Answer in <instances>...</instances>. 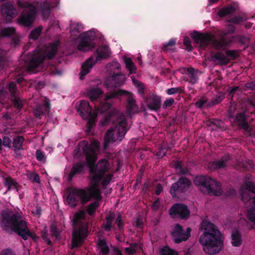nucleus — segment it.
Returning <instances> with one entry per match:
<instances>
[{
	"instance_id": "nucleus-1",
	"label": "nucleus",
	"mask_w": 255,
	"mask_h": 255,
	"mask_svg": "<svg viewBox=\"0 0 255 255\" xmlns=\"http://www.w3.org/2000/svg\"><path fill=\"white\" fill-rule=\"evenodd\" d=\"M99 148L100 143L96 140H93L90 143L88 141L82 140L79 143L74 151L75 155L80 156L82 154L85 155L89 169V177L92 186L88 190L84 189L85 192V197H83L84 204L92 199L99 202L102 198L101 191L98 188L100 181H101L102 186L105 188L110 184L114 177L112 173L105 175L106 173L110 170V163L107 159H101L96 164L97 151Z\"/></svg>"
},
{
	"instance_id": "nucleus-2",
	"label": "nucleus",
	"mask_w": 255,
	"mask_h": 255,
	"mask_svg": "<svg viewBox=\"0 0 255 255\" xmlns=\"http://www.w3.org/2000/svg\"><path fill=\"white\" fill-rule=\"evenodd\" d=\"M0 226L3 231L7 233L15 232L24 240H27L28 237L34 241L38 238L35 233L30 232L26 222L22 220L17 212L10 210L2 211Z\"/></svg>"
},
{
	"instance_id": "nucleus-3",
	"label": "nucleus",
	"mask_w": 255,
	"mask_h": 255,
	"mask_svg": "<svg viewBox=\"0 0 255 255\" xmlns=\"http://www.w3.org/2000/svg\"><path fill=\"white\" fill-rule=\"evenodd\" d=\"M204 233L199 238L204 251L209 255H215L221 251L224 246V237L218 227L213 223L204 220L201 223Z\"/></svg>"
},
{
	"instance_id": "nucleus-4",
	"label": "nucleus",
	"mask_w": 255,
	"mask_h": 255,
	"mask_svg": "<svg viewBox=\"0 0 255 255\" xmlns=\"http://www.w3.org/2000/svg\"><path fill=\"white\" fill-rule=\"evenodd\" d=\"M113 123V127L107 130L105 134L104 146L106 148L110 143L117 140L121 141L127 132V121L123 115L118 116L114 113L108 112L101 119L100 124L105 126Z\"/></svg>"
},
{
	"instance_id": "nucleus-5",
	"label": "nucleus",
	"mask_w": 255,
	"mask_h": 255,
	"mask_svg": "<svg viewBox=\"0 0 255 255\" xmlns=\"http://www.w3.org/2000/svg\"><path fill=\"white\" fill-rule=\"evenodd\" d=\"M190 36L195 43L199 44L200 47L205 49L210 43L217 50L226 49L233 42V37L222 35L219 39H215L214 35L209 33H201L195 31L191 33Z\"/></svg>"
},
{
	"instance_id": "nucleus-6",
	"label": "nucleus",
	"mask_w": 255,
	"mask_h": 255,
	"mask_svg": "<svg viewBox=\"0 0 255 255\" xmlns=\"http://www.w3.org/2000/svg\"><path fill=\"white\" fill-rule=\"evenodd\" d=\"M86 213L80 210L75 213L72 220L73 231L72 245L73 248H77L82 245L88 234V225L84 221Z\"/></svg>"
},
{
	"instance_id": "nucleus-7",
	"label": "nucleus",
	"mask_w": 255,
	"mask_h": 255,
	"mask_svg": "<svg viewBox=\"0 0 255 255\" xmlns=\"http://www.w3.org/2000/svg\"><path fill=\"white\" fill-rule=\"evenodd\" d=\"M194 183L204 194L217 196L222 194L220 182L209 176H197L194 179Z\"/></svg>"
},
{
	"instance_id": "nucleus-8",
	"label": "nucleus",
	"mask_w": 255,
	"mask_h": 255,
	"mask_svg": "<svg viewBox=\"0 0 255 255\" xmlns=\"http://www.w3.org/2000/svg\"><path fill=\"white\" fill-rule=\"evenodd\" d=\"M17 4L23 10L17 18V22L20 25L30 27L34 23L37 11L36 6L25 1L17 0Z\"/></svg>"
},
{
	"instance_id": "nucleus-9",
	"label": "nucleus",
	"mask_w": 255,
	"mask_h": 255,
	"mask_svg": "<svg viewBox=\"0 0 255 255\" xmlns=\"http://www.w3.org/2000/svg\"><path fill=\"white\" fill-rule=\"evenodd\" d=\"M123 95H129L127 101V108L129 113L134 112L137 109L135 99L131 96L130 93L128 92L118 89L110 92L106 94L105 101H106L102 105L101 107L98 109L101 113H105L107 110L111 109L112 105L108 102L112 99H117Z\"/></svg>"
},
{
	"instance_id": "nucleus-10",
	"label": "nucleus",
	"mask_w": 255,
	"mask_h": 255,
	"mask_svg": "<svg viewBox=\"0 0 255 255\" xmlns=\"http://www.w3.org/2000/svg\"><path fill=\"white\" fill-rule=\"evenodd\" d=\"M110 54L111 52L108 46L103 45L99 47L97 49L94 55L91 56L83 64L81 67L80 78L83 79L97 62L102 59L107 58L110 56Z\"/></svg>"
},
{
	"instance_id": "nucleus-11",
	"label": "nucleus",
	"mask_w": 255,
	"mask_h": 255,
	"mask_svg": "<svg viewBox=\"0 0 255 255\" xmlns=\"http://www.w3.org/2000/svg\"><path fill=\"white\" fill-rule=\"evenodd\" d=\"M59 42H55L48 46L45 52L43 53L38 54L35 57L32 58L29 62L28 65V70L29 72H34V70L43 61L46 59L53 58L56 54L58 50Z\"/></svg>"
},
{
	"instance_id": "nucleus-12",
	"label": "nucleus",
	"mask_w": 255,
	"mask_h": 255,
	"mask_svg": "<svg viewBox=\"0 0 255 255\" xmlns=\"http://www.w3.org/2000/svg\"><path fill=\"white\" fill-rule=\"evenodd\" d=\"M77 111L84 120H88L87 123V132H90L96 125L97 114L92 112V108L88 101H81L77 108Z\"/></svg>"
},
{
	"instance_id": "nucleus-13",
	"label": "nucleus",
	"mask_w": 255,
	"mask_h": 255,
	"mask_svg": "<svg viewBox=\"0 0 255 255\" xmlns=\"http://www.w3.org/2000/svg\"><path fill=\"white\" fill-rule=\"evenodd\" d=\"M191 185V182L188 178L181 177L176 182L171 185L169 192L173 197H176L179 194L186 192Z\"/></svg>"
},
{
	"instance_id": "nucleus-14",
	"label": "nucleus",
	"mask_w": 255,
	"mask_h": 255,
	"mask_svg": "<svg viewBox=\"0 0 255 255\" xmlns=\"http://www.w3.org/2000/svg\"><path fill=\"white\" fill-rule=\"evenodd\" d=\"M67 197L66 201L71 207H76L78 203L77 197H79L82 204H84L83 197H85V192L84 189L77 188H71L67 191Z\"/></svg>"
},
{
	"instance_id": "nucleus-15",
	"label": "nucleus",
	"mask_w": 255,
	"mask_h": 255,
	"mask_svg": "<svg viewBox=\"0 0 255 255\" xmlns=\"http://www.w3.org/2000/svg\"><path fill=\"white\" fill-rule=\"evenodd\" d=\"M81 40L78 45V49L79 51L86 52L91 50L95 46L93 40L95 37V33L93 31L89 30L84 32L80 35Z\"/></svg>"
},
{
	"instance_id": "nucleus-16",
	"label": "nucleus",
	"mask_w": 255,
	"mask_h": 255,
	"mask_svg": "<svg viewBox=\"0 0 255 255\" xmlns=\"http://www.w3.org/2000/svg\"><path fill=\"white\" fill-rule=\"evenodd\" d=\"M8 90L10 94V101L13 107L19 112L24 105V100L20 97V92L17 90L16 84L13 82L8 84Z\"/></svg>"
},
{
	"instance_id": "nucleus-17",
	"label": "nucleus",
	"mask_w": 255,
	"mask_h": 255,
	"mask_svg": "<svg viewBox=\"0 0 255 255\" xmlns=\"http://www.w3.org/2000/svg\"><path fill=\"white\" fill-rule=\"evenodd\" d=\"M169 214L171 216L187 219L190 216V212L187 205L182 203H176L169 209Z\"/></svg>"
},
{
	"instance_id": "nucleus-18",
	"label": "nucleus",
	"mask_w": 255,
	"mask_h": 255,
	"mask_svg": "<svg viewBox=\"0 0 255 255\" xmlns=\"http://www.w3.org/2000/svg\"><path fill=\"white\" fill-rule=\"evenodd\" d=\"M147 107L151 111L158 112L161 105V97L153 93H150L144 99Z\"/></svg>"
},
{
	"instance_id": "nucleus-19",
	"label": "nucleus",
	"mask_w": 255,
	"mask_h": 255,
	"mask_svg": "<svg viewBox=\"0 0 255 255\" xmlns=\"http://www.w3.org/2000/svg\"><path fill=\"white\" fill-rule=\"evenodd\" d=\"M1 12L7 21H10L17 13L13 2H7L3 4L1 8Z\"/></svg>"
},
{
	"instance_id": "nucleus-20",
	"label": "nucleus",
	"mask_w": 255,
	"mask_h": 255,
	"mask_svg": "<svg viewBox=\"0 0 255 255\" xmlns=\"http://www.w3.org/2000/svg\"><path fill=\"white\" fill-rule=\"evenodd\" d=\"M125 76L121 73L114 74L105 84L108 88H117L122 86L125 81Z\"/></svg>"
},
{
	"instance_id": "nucleus-21",
	"label": "nucleus",
	"mask_w": 255,
	"mask_h": 255,
	"mask_svg": "<svg viewBox=\"0 0 255 255\" xmlns=\"http://www.w3.org/2000/svg\"><path fill=\"white\" fill-rule=\"evenodd\" d=\"M171 236L173 238L175 243L177 244L187 240V236L184 235L183 228L179 224H176L174 226L171 232Z\"/></svg>"
},
{
	"instance_id": "nucleus-22",
	"label": "nucleus",
	"mask_w": 255,
	"mask_h": 255,
	"mask_svg": "<svg viewBox=\"0 0 255 255\" xmlns=\"http://www.w3.org/2000/svg\"><path fill=\"white\" fill-rule=\"evenodd\" d=\"M51 108L50 100L47 98H45L44 103L38 105L34 110L33 113L36 118H41L45 113L48 114Z\"/></svg>"
},
{
	"instance_id": "nucleus-23",
	"label": "nucleus",
	"mask_w": 255,
	"mask_h": 255,
	"mask_svg": "<svg viewBox=\"0 0 255 255\" xmlns=\"http://www.w3.org/2000/svg\"><path fill=\"white\" fill-rule=\"evenodd\" d=\"M115 219L116 215L115 213L110 212L101 225L102 230L105 232H110L112 231V229H115Z\"/></svg>"
},
{
	"instance_id": "nucleus-24",
	"label": "nucleus",
	"mask_w": 255,
	"mask_h": 255,
	"mask_svg": "<svg viewBox=\"0 0 255 255\" xmlns=\"http://www.w3.org/2000/svg\"><path fill=\"white\" fill-rule=\"evenodd\" d=\"M85 166V161H80L74 163L68 174V181H71L75 175L82 174L84 172Z\"/></svg>"
},
{
	"instance_id": "nucleus-25",
	"label": "nucleus",
	"mask_w": 255,
	"mask_h": 255,
	"mask_svg": "<svg viewBox=\"0 0 255 255\" xmlns=\"http://www.w3.org/2000/svg\"><path fill=\"white\" fill-rule=\"evenodd\" d=\"M233 118L234 122L240 128L243 129L247 132H250L247 118L244 113H239Z\"/></svg>"
},
{
	"instance_id": "nucleus-26",
	"label": "nucleus",
	"mask_w": 255,
	"mask_h": 255,
	"mask_svg": "<svg viewBox=\"0 0 255 255\" xmlns=\"http://www.w3.org/2000/svg\"><path fill=\"white\" fill-rule=\"evenodd\" d=\"M230 160H231L230 155L228 154H225L218 160L211 162L210 164V167L213 170L224 168L227 166L228 162Z\"/></svg>"
},
{
	"instance_id": "nucleus-27",
	"label": "nucleus",
	"mask_w": 255,
	"mask_h": 255,
	"mask_svg": "<svg viewBox=\"0 0 255 255\" xmlns=\"http://www.w3.org/2000/svg\"><path fill=\"white\" fill-rule=\"evenodd\" d=\"M24 140V137L21 135H17L13 138L12 147L14 153L16 154H19L18 151L23 150V144Z\"/></svg>"
},
{
	"instance_id": "nucleus-28",
	"label": "nucleus",
	"mask_w": 255,
	"mask_h": 255,
	"mask_svg": "<svg viewBox=\"0 0 255 255\" xmlns=\"http://www.w3.org/2000/svg\"><path fill=\"white\" fill-rule=\"evenodd\" d=\"M97 246L100 250L99 255H108L109 254L110 249L106 239L99 238L97 243Z\"/></svg>"
},
{
	"instance_id": "nucleus-29",
	"label": "nucleus",
	"mask_w": 255,
	"mask_h": 255,
	"mask_svg": "<svg viewBox=\"0 0 255 255\" xmlns=\"http://www.w3.org/2000/svg\"><path fill=\"white\" fill-rule=\"evenodd\" d=\"M237 10V8L232 4H228L219 10L218 15L220 17H224L229 14L234 13Z\"/></svg>"
},
{
	"instance_id": "nucleus-30",
	"label": "nucleus",
	"mask_w": 255,
	"mask_h": 255,
	"mask_svg": "<svg viewBox=\"0 0 255 255\" xmlns=\"http://www.w3.org/2000/svg\"><path fill=\"white\" fill-rule=\"evenodd\" d=\"M104 92L99 88H91L87 90V95L91 101L94 102L99 98Z\"/></svg>"
},
{
	"instance_id": "nucleus-31",
	"label": "nucleus",
	"mask_w": 255,
	"mask_h": 255,
	"mask_svg": "<svg viewBox=\"0 0 255 255\" xmlns=\"http://www.w3.org/2000/svg\"><path fill=\"white\" fill-rule=\"evenodd\" d=\"M173 167L176 169L178 174L184 175L188 174L189 172L187 167L183 165L181 161H173Z\"/></svg>"
},
{
	"instance_id": "nucleus-32",
	"label": "nucleus",
	"mask_w": 255,
	"mask_h": 255,
	"mask_svg": "<svg viewBox=\"0 0 255 255\" xmlns=\"http://www.w3.org/2000/svg\"><path fill=\"white\" fill-rule=\"evenodd\" d=\"M84 26L82 23L77 22H71L70 24V33L73 36H76L77 34L82 32Z\"/></svg>"
},
{
	"instance_id": "nucleus-33",
	"label": "nucleus",
	"mask_w": 255,
	"mask_h": 255,
	"mask_svg": "<svg viewBox=\"0 0 255 255\" xmlns=\"http://www.w3.org/2000/svg\"><path fill=\"white\" fill-rule=\"evenodd\" d=\"M241 234L238 230L234 231L232 234V245L234 247H239L242 244Z\"/></svg>"
},
{
	"instance_id": "nucleus-34",
	"label": "nucleus",
	"mask_w": 255,
	"mask_h": 255,
	"mask_svg": "<svg viewBox=\"0 0 255 255\" xmlns=\"http://www.w3.org/2000/svg\"><path fill=\"white\" fill-rule=\"evenodd\" d=\"M3 185L7 187L6 192L9 191L11 189H16L17 191H18L17 189L18 187V183L10 176L5 178Z\"/></svg>"
},
{
	"instance_id": "nucleus-35",
	"label": "nucleus",
	"mask_w": 255,
	"mask_h": 255,
	"mask_svg": "<svg viewBox=\"0 0 255 255\" xmlns=\"http://www.w3.org/2000/svg\"><path fill=\"white\" fill-rule=\"evenodd\" d=\"M248 19L246 14L242 13L238 15H235L234 16L229 18L227 22L230 23H233L235 24H239L242 22H245Z\"/></svg>"
},
{
	"instance_id": "nucleus-36",
	"label": "nucleus",
	"mask_w": 255,
	"mask_h": 255,
	"mask_svg": "<svg viewBox=\"0 0 255 255\" xmlns=\"http://www.w3.org/2000/svg\"><path fill=\"white\" fill-rule=\"evenodd\" d=\"M186 75L189 78L188 81L192 84L197 83L198 78L195 70L193 67H189L186 70Z\"/></svg>"
},
{
	"instance_id": "nucleus-37",
	"label": "nucleus",
	"mask_w": 255,
	"mask_h": 255,
	"mask_svg": "<svg viewBox=\"0 0 255 255\" xmlns=\"http://www.w3.org/2000/svg\"><path fill=\"white\" fill-rule=\"evenodd\" d=\"M51 7L49 3L46 1L41 3L40 8L43 18H46L49 17L50 13Z\"/></svg>"
},
{
	"instance_id": "nucleus-38",
	"label": "nucleus",
	"mask_w": 255,
	"mask_h": 255,
	"mask_svg": "<svg viewBox=\"0 0 255 255\" xmlns=\"http://www.w3.org/2000/svg\"><path fill=\"white\" fill-rule=\"evenodd\" d=\"M247 218L248 220L251 222L252 225L251 229H255V210L254 207H252L247 211Z\"/></svg>"
},
{
	"instance_id": "nucleus-39",
	"label": "nucleus",
	"mask_w": 255,
	"mask_h": 255,
	"mask_svg": "<svg viewBox=\"0 0 255 255\" xmlns=\"http://www.w3.org/2000/svg\"><path fill=\"white\" fill-rule=\"evenodd\" d=\"M100 203L98 201H94L89 204L86 208V211L90 216L95 214L96 210L99 208Z\"/></svg>"
},
{
	"instance_id": "nucleus-40",
	"label": "nucleus",
	"mask_w": 255,
	"mask_h": 255,
	"mask_svg": "<svg viewBox=\"0 0 255 255\" xmlns=\"http://www.w3.org/2000/svg\"><path fill=\"white\" fill-rule=\"evenodd\" d=\"M50 231L52 237H54L56 240H59L61 239V231L57 227V226L52 224L50 227Z\"/></svg>"
},
{
	"instance_id": "nucleus-41",
	"label": "nucleus",
	"mask_w": 255,
	"mask_h": 255,
	"mask_svg": "<svg viewBox=\"0 0 255 255\" xmlns=\"http://www.w3.org/2000/svg\"><path fill=\"white\" fill-rule=\"evenodd\" d=\"M42 30V27L39 26L33 29L29 33L28 37L34 40H37L40 35Z\"/></svg>"
},
{
	"instance_id": "nucleus-42",
	"label": "nucleus",
	"mask_w": 255,
	"mask_h": 255,
	"mask_svg": "<svg viewBox=\"0 0 255 255\" xmlns=\"http://www.w3.org/2000/svg\"><path fill=\"white\" fill-rule=\"evenodd\" d=\"M213 57L222 64L226 65L229 63V60L222 53L217 52L213 55Z\"/></svg>"
},
{
	"instance_id": "nucleus-43",
	"label": "nucleus",
	"mask_w": 255,
	"mask_h": 255,
	"mask_svg": "<svg viewBox=\"0 0 255 255\" xmlns=\"http://www.w3.org/2000/svg\"><path fill=\"white\" fill-rule=\"evenodd\" d=\"M15 29L13 27L3 28L0 32L2 37H9L14 34Z\"/></svg>"
},
{
	"instance_id": "nucleus-44",
	"label": "nucleus",
	"mask_w": 255,
	"mask_h": 255,
	"mask_svg": "<svg viewBox=\"0 0 255 255\" xmlns=\"http://www.w3.org/2000/svg\"><path fill=\"white\" fill-rule=\"evenodd\" d=\"M184 87H180L168 89L166 92L168 95H172L175 94H182L184 93Z\"/></svg>"
},
{
	"instance_id": "nucleus-45",
	"label": "nucleus",
	"mask_w": 255,
	"mask_h": 255,
	"mask_svg": "<svg viewBox=\"0 0 255 255\" xmlns=\"http://www.w3.org/2000/svg\"><path fill=\"white\" fill-rule=\"evenodd\" d=\"M125 63L126 68L129 70L130 73H133L135 70V67L132 60L129 58H126L125 59Z\"/></svg>"
},
{
	"instance_id": "nucleus-46",
	"label": "nucleus",
	"mask_w": 255,
	"mask_h": 255,
	"mask_svg": "<svg viewBox=\"0 0 255 255\" xmlns=\"http://www.w3.org/2000/svg\"><path fill=\"white\" fill-rule=\"evenodd\" d=\"M243 188H245L249 191L255 194V183L253 182H245L244 185L242 186V189Z\"/></svg>"
},
{
	"instance_id": "nucleus-47",
	"label": "nucleus",
	"mask_w": 255,
	"mask_h": 255,
	"mask_svg": "<svg viewBox=\"0 0 255 255\" xmlns=\"http://www.w3.org/2000/svg\"><path fill=\"white\" fill-rule=\"evenodd\" d=\"M115 219V224H117L119 230L121 232L123 230L124 226V222L122 220L121 215L119 214Z\"/></svg>"
},
{
	"instance_id": "nucleus-48",
	"label": "nucleus",
	"mask_w": 255,
	"mask_h": 255,
	"mask_svg": "<svg viewBox=\"0 0 255 255\" xmlns=\"http://www.w3.org/2000/svg\"><path fill=\"white\" fill-rule=\"evenodd\" d=\"M176 40L175 39L172 38L170 40L163 44V49L164 51L171 49V47H173L175 45Z\"/></svg>"
},
{
	"instance_id": "nucleus-49",
	"label": "nucleus",
	"mask_w": 255,
	"mask_h": 255,
	"mask_svg": "<svg viewBox=\"0 0 255 255\" xmlns=\"http://www.w3.org/2000/svg\"><path fill=\"white\" fill-rule=\"evenodd\" d=\"M223 100V96H219L218 97L214 98L207 105V107H212L219 104Z\"/></svg>"
},
{
	"instance_id": "nucleus-50",
	"label": "nucleus",
	"mask_w": 255,
	"mask_h": 255,
	"mask_svg": "<svg viewBox=\"0 0 255 255\" xmlns=\"http://www.w3.org/2000/svg\"><path fill=\"white\" fill-rule=\"evenodd\" d=\"M208 101L207 99L204 98H200L195 103V106L196 107L202 109L204 106H206L208 104Z\"/></svg>"
},
{
	"instance_id": "nucleus-51",
	"label": "nucleus",
	"mask_w": 255,
	"mask_h": 255,
	"mask_svg": "<svg viewBox=\"0 0 255 255\" xmlns=\"http://www.w3.org/2000/svg\"><path fill=\"white\" fill-rule=\"evenodd\" d=\"M168 147H161L159 149V150L156 153V156L158 158H162L163 156L166 155V152L168 149Z\"/></svg>"
},
{
	"instance_id": "nucleus-52",
	"label": "nucleus",
	"mask_w": 255,
	"mask_h": 255,
	"mask_svg": "<svg viewBox=\"0 0 255 255\" xmlns=\"http://www.w3.org/2000/svg\"><path fill=\"white\" fill-rule=\"evenodd\" d=\"M35 156L37 160L40 161H43L46 159L44 152L41 150H36Z\"/></svg>"
},
{
	"instance_id": "nucleus-53",
	"label": "nucleus",
	"mask_w": 255,
	"mask_h": 255,
	"mask_svg": "<svg viewBox=\"0 0 255 255\" xmlns=\"http://www.w3.org/2000/svg\"><path fill=\"white\" fill-rule=\"evenodd\" d=\"M2 145L9 148L12 147L11 140L10 138L7 136H4L2 139Z\"/></svg>"
},
{
	"instance_id": "nucleus-54",
	"label": "nucleus",
	"mask_w": 255,
	"mask_h": 255,
	"mask_svg": "<svg viewBox=\"0 0 255 255\" xmlns=\"http://www.w3.org/2000/svg\"><path fill=\"white\" fill-rule=\"evenodd\" d=\"M183 44L186 46V49L187 50L190 51L192 49L191 41L190 38L188 36H186L184 37Z\"/></svg>"
},
{
	"instance_id": "nucleus-55",
	"label": "nucleus",
	"mask_w": 255,
	"mask_h": 255,
	"mask_svg": "<svg viewBox=\"0 0 255 255\" xmlns=\"http://www.w3.org/2000/svg\"><path fill=\"white\" fill-rule=\"evenodd\" d=\"M28 177L33 182L39 183L40 181L39 175L37 173H30Z\"/></svg>"
},
{
	"instance_id": "nucleus-56",
	"label": "nucleus",
	"mask_w": 255,
	"mask_h": 255,
	"mask_svg": "<svg viewBox=\"0 0 255 255\" xmlns=\"http://www.w3.org/2000/svg\"><path fill=\"white\" fill-rule=\"evenodd\" d=\"M175 102L174 99L172 98H170L168 99H166L162 107L163 109H166L170 107H171Z\"/></svg>"
},
{
	"instance_id": "nucleus-57",
	"label": "nucleus",
	"mask_w": 255,
	"mask_h": 255,
	"mask_svg": "<svg viewBox=\"0 0 255 255\" xmlns=\"http://www.w3.org/2000/svg\"><path fill=\"white\" fill-rule=\"evenodd\" d=\"M137 88L138 94H139V96L144 99L146 96H145V88L144 87L143 84H141V85H139V86L137 87Z\"/></svg>"
},
{
	"instance_id": "nucleus-58",
	"label": "nucleus",
	"mask_w": 255,
	"mask_h": 255,
	"mask_svg": "<svg viewBox=\"0 0 255 255\" xmlns=\"http://www.w3.org/2000/svg\"><path fill=\"white\" fill-rule=\"evenodd\" d=\"M41 237L42 239L46 242V243L50 246L52 245V243L49 238H48V234L47 231H41Z\"/></svg>"
},
{
	"instance_id": "nucleus-59",
	"label": "nucleus",
	"mask_w": 255,
	"mask_h": 255,
	"mask_svg": "<svg viewBox=\"0 0 255 255\" xmlns=\"http://www.w3.org/2000/svg\"><path fill=\"white\" fill-rule=\"evenodd\" d=\"M160 207V199L157 198L152 204L151 208L154 211H157Z\"/></svg>"
},
{
	"instance_id": "nucleus-60",
	"label": "nucleus",
	"mask_w": 255,
	"mask_h": 255,
	"mask_svg": "<svg viewBox=\"0 0 255 255\" xmlns=\"http://www.w3.org/2000/svg\"><path fill=\"white\" fill-rule=\"evenodd\" d=\"M226 55L228 57H230L235 59L237 58L236 51L234 50H228L226 51Z\"/></svg>"
},
{
	"instance_id": "nucleus-61",
	"label": "nucleus",
	"mask_w": 255,
	"mask_h": 255,
	"mask_svg": "<svg viewBox=\"0 0 255 255\" xmlns=\"http://www.w3.org/2000/svg\"><path fill=\"white\" fill-rule=\"evenodd\" d=\"M116 239L120 242H123L125 240L124 235L121 232L118 233L116 234Z\"/></svg>"
},
{
	"instance_id": "nucleus-62",
	"label": "nucleus",
	"mask_w": 255,
	"mask_h": 255,
	"mask_svg": "<svg viewBox=\"0 0 255 255\" xmlns=\"http://www.w3.org/2000/svg\"><path fill=\"white\" fill-rule=\"evenodd\" d=\"M163 190V188L161 184L158 183L155 187V193L156 195H159Z\"/></svg>"
},
{
	"instance_id": "nucleus-63",
	"label": "nucleus",
	"mask_w": 255,
	"mask_h": 255,
	"mask_svg": "<svg viewBox=\"0 0 255 255\" xmlns=\"http://www.w3.org/2000/svg\"><path fill=\"white\" fill-rule=\"evenodd\" d=\"M245 87L250 90H255V82H251L246 84Z\"/></svg>"
},
{
	"instance_id": "nucleus-64",
	"label": "nucleus",
	"mask_w": 255,
	"mask_h": 255,
	"mask_svg": "<svg viewBox=\"0 0 255 255\" xmlns=\"http://www.w3.org/2000/svg\"><path fill=\"white\" fill-rule=\"evenodd\" d=\"M239 90V87H234L232 88H230L228 89V92L230 95H233L237 91Z\"/></svg>"
}]
</instances>
